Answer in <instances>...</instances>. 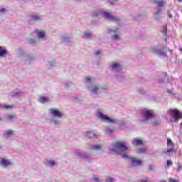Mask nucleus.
Wrapping results in <instances>:
<instances>
[{
  "mask_svg": "<svg viewBox=\"0 0 182 182\" xmlns=\"http://www.w3.org/2000/svg\"><path fill=\"white\" fill-rule=\"evenodd\" d=\"M86 136L88 137H96V136H97V133L95 131H88L86 132Z\"/></svg>",
  "mask_w": 182,
  "mask_h": 182,
  "instance_id": "25",
  "label": "nucleus"
},
{
  "mask_svg": "<svg viewBox=\"0 0 182 182\" xmlns=\"http://www.w3.org/2000/svg\"><path fill=\"white\" fill-rule=\"evenodd\" d=\"M151 50L153 53H156V55H159V56H164V57L167 56V52L161 49H159L156 47L152 48Z\"/></svg>",
  "mask_w": 182,
  "mask_h": 182,
  "instance_id": "17",
  "label": "nucleus"
},
{
  "mask_svg": "<svg viewBox=\"0 0 182 182\" xmlns=\"http://www.w3.org/2000/svg\"><path fill=\"white\" fill-rule=\"evenodd\" d=\"M74 154L78 159H86V160H89V154L87 152L77 150L74 152Z\"/></svg>",
  "mask_w": 182,
  "mask_h": 182,
  "instance_id": "14",
  "label": "nucleus"
},
{
  "mask_svg": "<svg viewBox=\"0 0 182 182\" xmlns=\"http://www.w3.org/2000/svg\"><path fill=\"white\" fill-rule=\"evenodd\" d=\"M167 14H168V18H173V14H171V12H170V11H168Z\"/></svg>",
  "mask_w": 182,
  "mask_h": 182,
  "instance_id": "45",
  "label": "nucleus"
},
{
  "mask_svg": "<svg viewBox=\"0 0 182 182\" xmlns=\"http://www.w3.org/2000/svg\"><path fill=\"white\" fill-rule=\"evenodd\" d=\"M181 170H182V165L179 164L178 165L177 171H181Z\"/></svg>",
  "mask_w": 182,
  "mask_h": 182,
  "instance_id": "42",
  "label": "nucleus"
},
{
  "mask_svg": "<svg viewBox=\"0 0 182 182\" xmlns=\"http://www.w3.org/2000/svg\"><path fill=\"white\" fill-rule=\"evenodd\" d=\"M163 33H164L166 35V33H167V26H164V30H163Z\"/></svg>",
  "mask_w": 182,
  "mask_h": 182,
  "instance_id": "41",
  "label": "nucleus"
},
{
  "mask_svg": "<svg viewBox=\"0 0 182 182\" xmlns=\"http://www.w3.org/2000/svg\"><path fill=\"white\" fill-rule=\"evenodd\" d=\"M122 159H125L126 160H129L132 167H137L140 166L142 163L141 160H139L136 158H129L127 154H122Z\"/></svg>",
  "mask_w": 182,
  "mask_h": 182,
  "instance_id": "9",
  "label": "nucleus"
},
{
  "mask_svg": "<svg viewBox=\"0 0 182 182\" xmlns=\"http://www.w3.org/2000/svg\"><path fill=\"white\" fill-rule=\"evenodd\" d=\"M105 132L106 133H113V129H112L111 128L107 127V128H105Z\"/></svg>",
  "mask_w": 182,
  "mask_h": 182,
  "instance_id": "35",
  "label": "nucleus"
},
{
  "mask_svg": "<svg viewBox=\"0 0 182 182\" xmlns=\"http://www.w3.org/2000/svg\"><path fill=\"white\" fill-rule=\"evenodd\" d=\"M9 166H12V161L4 157L0 158V167L2 168H8Z\"/></svg>",
  "mask_w": 182,
  "mask_h": 182,
  "instance_id": "12",
  "label": "nucleus"
},
{
  "mask_svg": "<svg viewBox=\"0 0 182 182\" xmlns=\"http://www.w3.org/2000/svg\"><path fill=\"white\" fill-rule=\"evenodd\" d=\"M63 42H68V41H69V38L64 36V37H63Z\"/></svg>",
  "mask_w": 182,
  "mask_h": 182,
  "instance_id": "44",
  "label": "nucleus"
},
{
  "mask_svg": "<svg viewBox=\"0 0 182 182\" xmlns=\"http://www.w3.org/2000/svg\"><path fill=\"white\" fill-rule=\"evenodd\" d=\"M46 65L48 69H50V68L55 66V61H48Z\"/></svg>",
  "mask_w": 182,
  "mask_h": 182,
  "instance_id": "31",
  "label": "nucleus"
},
{
  "mask_svg": "<svg viewBox=\"0 0 182 182\" xmlns=\"http://www.w3.org/2000/svg\"><path fill=\"white\" fill-rule=\"evenodd\" d=\"M170 182H176L177 181L176 179H173V178H169Z\"/></svg>",
  "mask_w": 182,
  "mask_h": 182,
  "instance_id": "49",
  "label": "nucleus"
},
{
  "mask_svg": "<svg viewBox=\"0 0 182 182\" xmlns=\"http://www.w3.org/2000/svg\"><path fill=\"white\" fill-rule=\"evenodd\" d=\"M178 2H182V0H178Z\"/></svg>",
  "mask_w": 182,
  "mask_h": 182,
  "instance_id": "51",
  "label": "nucleus"
},
{
  "mask_svg": "<svg viewBox=\"0 0 182 182\" xmlns=\"http://www.w3.org/2000/svg\"><path fill=\"white\" fill-rule=\"evenodd\" d=\"M34 33L38 39H46V33L43 30H36Z\"/></svg>",
  "mask_w": 182,
  "mask_h": 182,
  "instance_id": "20",
  "label": "nucleus"
},
{
  "mask_svg": "<svg viewBox=\"0 0 182 182\" xmlns=\"http://www.w3.org/2000/svg\"><path fill=\"white\" fill-rule=\"evenodd\" d=\"M90 150H93L94 151H100L101 153H103V151H105V149H103V145L100 144L91 145L90 146Z\"/></svg>",
  "mask_w": 182,
  "mask_h": 182,
  "instance_id": "19",
  "label": "nucleus"
},
{
  "mask_svg": "<svg viewBox=\"0 0 182 182\" xmlns=\"http://www.w3.org/2000/svg\"><path fill=\"white\" fill-rule=\"evenodd\" d=\"M93 16L96 18H105L107 21H111L112 22H119L120 18L114 16L112 13L108 12L107 10H99L93 14Z\"/></svg>",
  "mask_w": 182,
  "mask_h": 182,
  "instance_id": "1",
  "label": "nucleus"
},
{
  "mask_svg": "<svg viewBox=\"0 0 182 182\" xmlns=\"http://www.w3.org/2000/svg\"><path fill=\"white\" fill-rule=\"evenodd\" d=\"M159 83H163L164 82V78H159L158 80Z\"/></svg>",
  "mask_w": 182,
  "mask_h": 182,
  "instance_id": "47",
  "label": "nucleus"
},
{
  "mask_svg": "<svg viewBox=\"0 0 182 182\" xmlns=\"http://www.w3.org/2000/svg\"><path fill=\"white\" fill-rule=\"evenodd\" d=\"M167 149H164L163 151V154H166V156H170V153H173L174 151V144H173V141L171 139H167Z\"/></svg>",
  "mask_w": 182,
  "mask_h": 182,
  "instance_id": "11",
  "label": "nucleus"
},
{
  "mask_svg": "<svg viewBox=\"0 0 182 182\" xmlns=\"http://www.w3.org/2000/svg\"><path fill=\"white\" fill-rule=\"evenodd\" d=\"M181 52L182 53V48H180Z\"/></svg>",
  "mask_w": 182,
  "mask_h": 182,
  "instance_id": "54",
  "label": "nucleus"
},
{
  "mask_svg": "<svg viewBox=\"0 0 182 182\" xmlns=\"http://www.w3.org/2000/svg\"><path fill=\"white\" fill-rule=\"evenodd\" d=\"M106 182H114V180L113 179V178H107L106 179Z\"/></svg>",
  "mask_w": 182,
  "mask_h": 182,
  "instance_id": "40",
  "label": "nucleus"
},
{
  "mask_svg": "<svg viewBox=\"0 0 182 182\" xmlns=\"http://www.w3.org/2000/svg\"><path fill=\"white\" fill-rule=\"evenodd\" d=\"M109 69L111 72L113 73H119V75H122L120 72H122V64L119 62H112L109 65Z\"/></svg>",
  "mask_w": 182,
  "mask_h": 182,
  "instance_id": "10",
  "label": "nucleus"
},
{
  "mask_svg": "<svg viewBox=\"0 0 182 182\" xmlns=\"http://www.w3.org/2000/svg\"><path fill=\"white\" fill-rule=\"evenodd\" d=\"M141 114L142 118L140 119V122H142V123H146L148 120L153 119L154 117V112H153V109H149L147 108L142 109Z\"/></svg>",
  "mask_w": 182,
  "mask_h": 182,
  "instance_id": "6",
  "label": "nucleus"
},
{
  "mask_svg": "<svg viewBox=\"0 0 182 182\" xmlns=\"http://www.w3.org/2000/svg\"><path fill=\"white\" fill-rule=\"evenodd\" d=\"M51 123H53V124H55V126H59L60 124H62V122H60V120H59V119H55V118L51 119Z\"/></svg>",
  "mask_w": 182,
  "mask_h": 182,
  "instance_id": "29",
  "label": "nucleus"
},
{
  "mask_svg": "<svg viewBox=\"0 0 182 182\" xmlns=\"http://www.w3.org/2000/svg\"><path fill=\"white\" fill-rule=\"evenodd\" d=\"M0 109H3L4 110H8V109H12V105L0 104Z\"/></svg>",
  "mask_w": 182,
  "mask_h": 182,
  "instance_id": "27",
  "label": "nucleus"
},
{
  "mask_svg": "<svg viewBox=\"0 0 182 182\" xmlns=\"http://www.w3.org/2000/svg\"><path fill=\"white\" fill-rule=\"evenodd\" d=\"M117 1H119V0H109V4H114V2H117Z\"/></svg>",
  "mask_w": 182,
  "mask_h": 182,
  "instance_id": "48",
  "label": "nucleus"
},
{
  "mask_svg": "<svg viewBox=\"0 0 182 182\" xmlns=\"http://www.w3.org/2000/svg\"><path fill=\"white\" fill-rule=\"evenodd\" d=\"M14 119H15V117L14 115H6V120H7V122H12V120H14Z\"/></svg>",
  "mask_w": 182,
  "mask_h": 182,
  "instance_id": "32",
  "label": "nucleus"
},
{
  "mask_svg": "<svg viewBox=\"0 0 182 182\" xmlns=\"http://www.w3.org/2000/svg\"><path fill=\"white\" fill-rule=\"evenodd\" d=\"M49 113L53 116V117H58V119H60L63 116L62 112L58 110L57 108H50L49 109Z\"/></svg>",
  "mask_w": 182,
  "mask_h": 182,
  "instance_id": "13",
  "label": "nucleus"
},
{
  "mask_svg": "<svg viewBox=\"0 0 182 182\" xmlns=\"http://www.w3.org/2000/svg\"><path fill=\"white\" fill-rule=\"evenodd\" d=\"M88 90L92 96H95L100 95V93H103V92H106V90H107V87L106 85L97 84L90 86Z\"/></svg>",
  "mask_w": 182,
  "mask_h": 182,
  "instance_id": "3",
  "label": "nucleus"
},
{
  "mask_svg": "<svg viewBox=\"0 0 182 182\" xmlns=\"http://www.w3.org/2000/svg\"><path fill=\"white\" fill-rule=\"evenodd\" d=\"M160 182H166V181H161Z\"/></svg>",
  "mask_w": 182,
  "mask_h": 182,
  "instance_id": "52",
  "label": "nucleus"
},
{
  "mask_svg": "<svg viewBox=\"0 0 182 182\" xmlns=\"http://www.w3.org/2000/svg\"><path fill=\"white\" fill-rule=\"evenodd\" d=\"M132 144L134 146H141V144H143V141L139 138H134L132 141Z\"/></svg>",
  "mask_w": 182,
  "mask_h": 182,
  "instance_id": "23",
  "label": "nucleus"
},
{
  "mask_svg": "<svg viewBox=\"0 0 182 182\" xmlns=\"http://www.w3.org/2000/svg\"><path fill=\"white\" fill-rule=\"evenodd\" d=\"M181 126H182V122H181Z\"/></svg>",
  "mask_w": 182,
  "mask_h": 182,
  "instance_id": "57",
  "label": "nucleus"
},
{
  "mask_svg": "<svg viewBox=\"0 0 182 182\" xmlns=\"http://www.w3.org/2000/svg\"><path fill=\"white\" fill-rule=\"evenodd\" d=\"M141 181H142V182H151V181H150V179H149V178H147V176H144V177H142Z\"/></svg>",
  "mask_w": 182,
  "mask_h": 182,
  "instance_id": "34",
  "label": "nucleus"
},
{
  "mask_svg": "<svg viewBox=\"0 0 182 182\" xmlns=\"http://www.w3.org/2000/svg\"><path fill=\"white\" fill-rule=\"evenodd\" d=\"M173 164V162L170 160L167 161V166L170 167V166H171Z\"/></svg>",
  "mask_w": 182,
  "mask_h": 182,
  "instance_id": "43",
  "label": "nucleus"
},
{
  "mask_svg": "<svg viewBox=\"0 0 182 182\" xmlns=\"http://www.w3.org/2000/svg\"><path fill=\"white\" fill-rule=\"evenodd\" d=\"M1 120H2V118L0 117V122H1Z\"/></svg>",
  "mask_w": 182,
  "mask_h": 182,
  "instance_id": "55",
  "label": "nucleus"
},
{
  "mask_svg": "<svg viewBox=\"0 0 182 182\" xmlns=\"http://www.w3.org/2000/svg\"><path fill=\"white\" fill-rule=\"evenodd\" d=\"M25 95V92L22 91L16 92V91H13L11 92L10 95L12 97H21V96H23Z\"/></svg>",
  "mask_w": 182,
  "mask_h": 182,
  "instance_id": "22",
  "label": "nucleus"
},
{
  "mask_svg": "<svg viewBox=\"0 0 182 182\" xmlns=\"http://www.w3.org/2000/svg\"><path fill=\"white\" fill-rule=\"evenodd\" d=\"M93 180L94 181H96V182H100L102 181V179H100V178L97 177V176H95L93 178Z\"/></svg>",
  "mask_w": 182,
  "mask_h": 182,
  "instance_id": "38",
  "label": "nucleus"
},
{
  "mask_svg": "<svg viewBox=\"0 0 182 182\" xmlns=\"http://www.w3.org/2000/svg\"><path fill=\"white\" fill-rule=\"evenodd\" d=\"M109 33H114L112 37V41H120V36H119V28H115L109 30Z\"/></svg>",
  "mask_w": 182,
  "mask_h": 182,
  "instance_id": "16",
  "label": "nucleus"
},
{
  "mask_svg": "<svg viewBox=\"0 0 182 182\" xmlns=\"http://www.w3.org/2000/svg\"><path fill=\"white\" fill-rule=\"evenodd\" d=\"M35 42V38L28 39V43H31V45H34Z\"/></svg>",
  "mask_w": 182,
  "mask_h": 182,
  "instance_id": "37",
  "label": "nucleus"
},
{
  "mask_svg": "<svg viewBox=\"0 0 182 182\" xmlns=\"http://www.w3.org/2000/svg\"><path fill=\"white\" fill-rule=\"evenodd\" d=\"M119 124L120 126H122V124H123V123H119Z\"/></svg>",
  "mask_w": 182,
  "mask_h": 182,
  "instance_id": "50",
  "label": "nucleus"
},
{
  "mask_svg": "<svg viewBox=\"0 0 182 182\" xmlns=\"http://www.w3.org/2000/svg\"><path fill=\"white\" fill-rule=\"evenodd\" d=\"M168 114L171 116V123H177L180 119H182V114L178 109H170Z\"/></svg>",
  "mask_w": 182,
  "mask_h": 182,
  "instance_id": "7",
  "label": "nucleus"
},
{
  "mask_svg": "<svg viewBox=\"0 0 182 182\" xmlns=\"http://www.w3.org/2000/svg\"><path fill=\"white\" fill-rule=\"evenodd\" d=\"M14 133H15V132L12 129H7V130L4 131L3 136L6 139H11V137H14Z\"/></svg>",
  "mask_w": 182,
  "mask_h": 182,
  "instance_id": "21",
  "label": "nucleus"
},
{
  "mask_svg": "<svg viewBox=\"0 0 182 182\" xmlns=\"http://www.w3.org/2000/svg\"><path fill=\"white\" fill-rule=\"evenodd\" d=\"M5 55H8V50L0 46V58L5 56Z\"/></svg>",
  "mask_w": 182,
  "mask_h": 182,
  "instance_id": "24",
  "label": "nucleus"
},
{
  "mask_svg": "<svg viewBox=\"0 0 182 182\" xmlns=\"http://www.w3.org/2000/svg\"><path fill=\"white\" fill-rule=\"evenodd\" d=\"M97 117L101 120V122H105V123H117V121L113 118L109 117L107 115L105 114V111L103 109H98L96 114Z\"/></svg>",
  "mask_w": 182,
  "mask_h": 182,
  "instance_id": "5",
  "label": "nucleus"
},
{
  "mask_svg": "<svg viewBox=\"0 0 182 182\" xmlns=\"http://www.w3.org/2000/svg\"><path fill=\"white\" fill-rule=\"evenodd\" d=\"M40 21H42V16H40L36 13H33L30 16V20L28 22L31 23V22H40Z\"/></svg>",
  "mask_w": 182,
  "mask_h": 182,
  "instance_id": "15",
  "label": "nucleus"
},
{
  "mask_svg": "<svg viewBox=\"0 0 182 182\" xmlns=\"http://www.w3.org/2000/svg\"><path fill=\"white\" fill-rule=\"evenodd\" d=\"M154 3L156 4V12L154 13V19H157V15H160L161 14V11H163V6H164V1L160 0H154Z\"/></svg>",
  "mask_w": 182,
  "mask_h": 182,
  "instance_id": "8",
  "label": "nucleus"
},
{
  "mask_svg": "<svg viewBox=\"0 0 182 182\" xmlns=\"http://www.w3.org/2000/svg\"><path fill=\"white\" fill-rule=\"evenodd\" d=\"M95 56H97V55H100V50H97V51H95Z\"/></svg>",
  "mask_w": 182,
  "mask_h": 182,
  "instance_id": "46",
  "label": "nucleus"
},
{
  "mask_svg": "<svg viewBox=\"0 0 182 182\" xmlns=\"http://www.w3.org/2000/svg\"><path fill=\"white\" fill-rule=\"evenodd\" d=\"M38 102L40 103H43H43H48V102H49V98L45 97H41L39 98Z\"/></svg>",
  "mask_w": 182,
  "mask_h": 182,
  "instance_id": "28",
  "label": "nucleus"
},
{
  "mask_svg": "<svg viewBox=\"0 0 182 182\" xmlns=\"http://www.w3.org/2000/svg\"><path fill=\"white\" fill-rule=\"evenodd\" d=\"M84 82L85 83H90V82H92V78L86 77L84 78Z\"/></svg>",
  "mask_w": 182,
  "mask_h": 182,
  "instance_id": "33",
  "label": "nucleus"
},
{
  "mask_svg": "<svg viewBox=\"0 0 182 182\" xmlns=\"http://www.w3.org/2000/svg\"><path fill=\"white\" fill-rule=\"evenodd\" d=\"M165 76H167V73H165Z\"/></svg>",
  "mask_w": 182,
  "mask_h": 182,
  "instance_id": "56",
  "label": "nucleus"
},
{
  "mask_svg": "<svg viewBox=\"0 0 182 182\" xmlns=\"http://www.w3.org/2000/svg\"><path fill=\"white\" fill-rule=\"evenodd\" d=\"M0 14H6V9L5 8L0 7Z\"/></svg>",
  "mask_w": 182,
  "mask_h": 182,
  "instance_id": "36",
  "label": "nucleus"
},
{
  "mask_svg": "<svg viewBox=\"0 0 182 182\" xmlns=\"http://www.w3.org/2000/svg\"><path fill=\"white\" fill-rule=\"evenodd\" d=\"M43 164L46 166V167L53 168V167L58 166V162L53 159H46V161L43 162Z\"/></svg>",
  "mask_w": 182,
  "mask_h": 182,
  "instance_id": "18",
  "label": "nucleus"
},
{
  "mask_svg": "<svg viewBox=\"0 0 182 182\" xmlns=\"http://www.w3.org/2000/svg\"><path fill=\"white\" fill-rule=\"evenodd\" d=\"M93 16L96 18H105L107 21H111L112 22H119L120 18L114 16L112 13L108 12L107 10H99L93 14Z\"/></svg>",
  "mask_w": 182,
  "mask_h": 182,
  "instance_id": "2",
  "label": "nucleus"
},
{
  "mask_svg": "<svg viewBox=\"0 0 182 182\" xmlns=\"http://www.w3.org/2000/svg\"><path fill=\"white\" fill-rule=\"evenodd\" d=\"M147 151V147L144 146L142 148H139L137 149V153L141 154V153H146Z\"/></svg>",
  "mask_w": 182,
  "mask_h": 182,
  "instance_id": "30",
  "label": "nucleus"
},
{
  "mask_svg": "<svg viewBox=\"0 0 182 182\" xmlns=\"http://www.w3.org/2000/svg\"><path fill=\"white\" fill-rule=\"evenodd\" d=\"M168 92L169 93H171V92H170V90H168Z\"/></svg>",
  "mask_w": 182,
  "mask_h": 182,
  "instance_id": "53",
  "label": "nucleus"
},
{
  "mask_svg": "<svg viewBox=\"0 0 182 182\" xmlns=\"http://www.w3.org/2000/svg\"><path fill=\"white\" fill-rule=\"evenodd\" d=\"M82 38H84V39H90L92 38V33L90 31H85Z\"/></svg>",
  "mask_w": 182,
  "mask_h": 182,
  "instance_id": "26",
  "label": "nucleus"
},
{
  "mask_svg": "<svg viewBox=\"0 0 182 182\" xmlns=\"http://www.w3.org/2000/svg\"><path fill=\"white\" fill-rule=\"evenodd\" d=\"M33 59L32 58H26V63L28 65V63H31V60H33Z\"/></svg>",
  "mask_w": 182,
  "mask_h": 182,
  "instance_id": "39",
  "label": "nucleus"
},
{
  "mask_svg": "<svg viewBox=\"0 0 182 182\" xmlns=\"http://www.w3.org/2000/svg\"><path fill=\"white\" fill-rule=\"evenodd\" d=\"M109 150L120 154L121 153H127L128 148L124 142L118 141L115 144L112 145L109 147Z\"/></svg>",
  "mask_w": 182,
  "mask_h": 182,
  "instance_id": "4",
  "label": "nucleus"
}]
</instances>
